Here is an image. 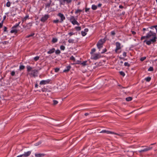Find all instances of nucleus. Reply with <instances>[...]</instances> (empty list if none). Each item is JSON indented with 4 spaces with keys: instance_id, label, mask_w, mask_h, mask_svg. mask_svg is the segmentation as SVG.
<instances>
[{
    "instance_id": "nucleus-59",
    "label": "nucleus",
    "mask_w": 157,
    "mask_h": 157,
    "mask_svg": "<svg viewBox=\"0 0 157 157\" xmlns=\"http://www.w3.org/2000/svg\"><path fill=\"white\" fill-rule=\"evenodd\" d=\"M132 33L133 34V35H135L136 34V32H135V31H131Z\"/></svg>"
},
{
    "instance_id": "nucleus-31",
    "label": "nucleus",
    "mask_w": 157,
    "mask_h": 157,
    "mask_svg": "<svg viewBox=\"0 0 157 157\" xmlns=\"http://www.w3.org/2000/svg\"><path fill=\"white\" fill-rule=\"evenodd\" d=\"M53 104L54 105H56L57 104H58V101H56V100H53Z\"/></svg>"
},
{
    "instance_id": "nucleus-54",
    "label": "nucleus",
    "mask_w": 157,
    "mask_h": 157,
    "mask_svg": "<svg viewBox=\"0 0 157 157\" xmlns=\"http://www.w3.org/2000/svg\"><path fill=\"white\" fill-rule=\"evenodd\" d=\"M7 28L6 27H4V32H7Z\"/></svg>"
},
{
    "instance_id": "nucleus-58",
    "label": "nucleus",
    "mask_w": 157,
    "mask_h": 157,
    "mask_svg": "<svg viewBox=\"0 0 157 157\" xmlns=\"http://www.w3.org/2000/svg\"><path fill=\"white\" fill-rule=\"evenodd\" d=\"M119 7L120 8L122 9L124 8V6L122 5H120L119 6Z\"/></svg>"
},
{
    "instance_id": "nucleus-61",
    "label": "nucleus",
    "mask_w": 157,
    "mask_h": 157,
    "mask_svg": "<svg viewBox=\"0 0 157 157\" xmlns=\"http://www.w3.org/2000/svg\"><path fill=\"white\" fill-rule=\"evenodd\" d=\"M88 31V29H84V31L86 33Z\"/></svg>"
},
{
    "instance_id": "nucleus-24",
    "label": "nucleus",
    "mask_w": 157,
    "mask_h": 157,
    "mask_svg": "<svg viewBox=\"0 0 157 157\" xmlns=\"http://www.w3.org/2000/svg\"><path fill=\"white\" fill-rule=\"evenodd\" d=\"M57 39L56 38H53L52 40V42L53 43H55L57 41Z\"/></svg>"
},
{
    "instance_id": "nucleus-57",
    "label": "nucleus",
    "mask_w": 157,
    "mask_h": 157,
    "mask_svg": "<svg viewBox=\"0 0 157 157\" xmlns=\"http://www.w3.org/2000/svg\"><path fill=\"white\" fill-rule=\"evenodd\" d=\"M32 24L31 23H29L27 24V25H29L30 26H32Z\"/></svg>"
},
{
    "instance_id": "nucleus-32",
    "label": "nucleus",
    "mask_w": 157,
    "mask_h": 157,
    "mask_svg": "<svg viewBox=\"0 0 157 157\" xmlns=\"http://www.w3.org/2000/svg\"><path fill=\"white\" fill-rule=\"evenodd\" d=\"M81 33L83 36H84L86 34V33L85 31H82Z\"/></svg>"
},
{
    "instance_id": "nucleus-56",
    "label": "nucleus",
    "mask_w": 157,
    "mask_h": 157,
    "mask_svg": "<svg viewBox=\"0 0 157 157\" xmlns=\"http://www.w3.org/2000/svg\"><path fill=\"white\" fill-rule=\"evenodd\" d=\"M69 35H70V36H71L73 35L74 33L72 32H70L68 33Z\"/></svg>"
},
{
    "instance_id": "nucleus-43",
    "label": "nucleus",
    "mask_w": 157,
    "mask_h": 157,
    "mask_svg": "<svg viewBox=\"0 0 157 157\" xmlns=\"http://www.w3.org/2000/svg\"><path fill=\"white\" fill-rule=\"evenodd\" d=\"M107 51V49H106V48H105L103 50H102V51L101 52V54H103V53H104L106 51Z\"/></svg>"
},
{
    "instance_id": "nucleus-29",
    "label": "nucleus",
    "mask_w": 157,
    "mask_h": 157,
    "mask_svg": "<svg viewBox=\"0 0 157 157\" xmlns=\"http://www.w3.org/2000/svg\"><path fill=\"white\" fill-rule=\"evenodd\" d=\"M147 82H149L151 79V78L150 77H147L145 78Z\"/></svg>"
},
{
    "instance_id": "nucleus-49",
    "label": "nucleus",
    "mask_w": 157,
    "mask_h": 157,
    "mask_svg": "<svg viewBox=\"0 0 157 157\" xmlns=\"http://www.w3.org/2000/svg\"><path fill=\"white\" fill-rule=\"evenodd\" d=\"M55 71L56 72H58L59 70V68H56L55 69Z\"/></svg>"
},
{
    "instance_id": "nucleus-63",
    "label": "nucleus",
    "mask_w": 157,
    "mask_h": 157,
    "mask_svg": "<svg viewBox=\"0 0 157 157\" xmlns=\"http://www.w3.org/2000/svg\"><path fill=\"white\" fill-rule=\"evenodd\" d=\"M16 157H23V156L22 154H21V155H19L17 156Z\"/></svg>"
},
{
    "instance_id": "nucleus-46",
    "label": "nucleus",
    "mask_w": 157,
    "mask_h": 157,
    "mask_svg": "<svg viewBox=\"0 0 157 157\" xmlns=\"http://www.w3.org/2000/svg\"><path fill=\"white\" fill-rule=\"evenodd\" d=\"M6 6L8 7H9L10 6V2L8 1L7 2V3L6 4Z\"/></svg>"
},
{
    "instance_id": "nucleus-15",
    "label": "nucleus",
    "mask_w": 157,
    "mask_h": 157,
    "mask_svg": "<svg viewBox=\"0 0 157 157\" xmlns=\"http://www.w3.org/2000/svg\"><path fill=\"white\" fill-rule=\"evenodd\" d=\"M52 1L51 0H50L49 2L46 3L45 5V7L46 8H49L50 7V5L52 3Z\"/></svg>"
},
{
    "instance_id": "nucleus-30",
    "label": "nucleus",
    "mask_w": 157,
    "mask_h": 157,
    "mask_svg": "<svg viewBox=\"0 0 157 157\" xmlns=\"http://www.w3.org/2000/svg\"><path fill=\"white\" fill-rule=\"evenodd\" d=\"M25 66L23 65H21L20 66L19 69L20 70H23L25 68Z\"/></svg>"
},
{
    "instance_id": "nucleus-5",
    "label": "nucleus",
    "mask_w": 157,
    "mask_h": 157,
    "mask_svg": "<svg viewBox=\"0 0 157 157\" xmlns=\"http://www.w3.org/2000/svg\"><path fill=\"white\" fill-rule=\"evenodd\" d=\"M32 72L29 73L30 75H32L34 77L37 76V74L38 72V70H34L32 71Z\"/></svg>"
},
{
    "instance_id": "nucleus-6",
    "label": "nucleus",
    "mask_w": 157,
    "mask_h": 157,
    "mask_svg": "<svg viewBox=\"0 0 157 157\" xmlns=\"http://www.w3.org/2000/svg\"><path fill=\"white\" fill-rule=\"evenodd\" d=\"M100 57L101 56L99 54L96 53L93 55L91 56V58L92 59L96 60Z\"/></svg>"
},
{
    "instance_id": "nucleus-11",
    "label": "nucleus",
    "mask_w": 157,
    "mask_h": 157,
    "mask_svg": "<svg viewBox=\"0 0 157 157\" xmlns=\"http://www.w3.org/2000/svg\"><path fill=\"white\" fill-rule=\"evenodd\" d=\"M50 81L49 80H42L40 82V84L41 85L46 84L48 83Z\"/></svg>"
},
{
    "instance_id": "nucleus-7",
    "label": "nucleus",
    "mask_w": 157,
    "mask_h": 157,
    "mask_svg": "<svg viewBox=\"0 0 157 157\" xmlns=\"http://www.w3.org/2000/svg\"><path fill=\"white\" fill-rule=\"evenodd\" d=\"M58 15L61 18V20L59 21L60 22H62L65 19V17L61 13H59Z\"/></svg>"
},
{
    "instance_id": "nucleus-40",
    "label": "nucleus",
    "mask_w": 157,
    "mask_h": 157,
    "mask_svg": "<svg viewBox=\"0 0 157 157\" xmlns=\"http://www.w3.org/2000/svg\"><path fill=\"white\" fill-rule=\"evenodd\" d=\"M60 51L59 50H56V54H60Z\"/></svg>"
},
{
    "instance_id": "nucleus-1",
    "label": "nucleus",
    "mask_w": 157,
    "mask_h": 157,
    "mask_svg": "<svg viewBox=\"0 0 157 157\" xmlns=\"http://www.w3.org/2000/svg\"><path fill=\"white\" fill-rule=\"evenodd\" d=\"M149 34H150V38H151L149 40H145L144 41V43L146 42L148 45H150L151 43H154L156 41V39L157 38L156 34L154 33L153 31H149Z\"/></svg>"
},
{
    "instance_id": "nucleus-27",
    "label": "nucleus",
    "mask_w": 157,
    "mask_h": 157,
    "mask_svg": "<svg viewBox=\"0 0 157 157\" xmlns=\"http://www.w3.org/2000/svg\"><path fill=\"white\" fill-rule=\"evenodd\" d=\"M74 40L73 39H70L68 40V42L69 43H74Z\"/></svg>"
},
{
    "instance_id": "nucleus-4",
    "label": "nucleus",
    "mask_w": 157,
    "mask_h": 157,
    "mask_svg": "<svg viewBox=\"0 0 157 157\" xmlns=\"http://www.w3.org/2000/svg\"><path fill=\"white\" fill-rule=\"evenodd\" d=\"M70 20L71 22L74 25L75 24L78 25H79V23L75 20V18L74 16H71L70 18Z\"/></svg>"
},
{
    "instance_id": "nucleus-16",
    "label": "nucleus",
    "mask_w": 157,
    "mask_h": 157,
    "mask_svg": "<svg viewBox=\"0 0 157 157\" xmlns=\"http://www.w3.org/2000/svg\"><path fill=\"white\" fill-rule=\"evenodd\" d=\"M35 155L36 157H42L44 155V154L41 153H36Z\"/></svg>"
},
{
    "instance_id": "nucleus-38",
    "label": "nucleus",
    "mask_w": 157,
    "mask_h": 157,
    "mask_svg": "<svg viewBox=\"0 0 157 157\" xmlns=\"http://www.w3.org/2000/svg\"><path fill=\"white\" fill-rule=\"evenodd\" d=\"M41 143V142H37L35 144V145L36 146H38L40 145Z\"/></svg>"
},
{
    "instance_id": "nucleus-37",
    "label": "nucleus",
    "mask_w": 157,
    "mask_h": 157,
    "mask_svg": "<svg viewBox=\"0 0 157 157\" xmlns=\"http://www.w3.org/2000/svg\"><path fill=\"white\" fill-rule=\"evenodd\" d=\"M148 70L149 71H152L153 70V67H150Z\"/></svg>"
},
{
    "instance_id": "nucleus-19",
    "label": "nucleus",
    "mask_w": 157,
    "mask_h": 157,
    "mask_svg": "<svg viewBox=\"0 0 157 157\" xmlns=\"http://www.w3.org/2000/svg\"><path fill=\"white\" fill-rule=\"evenodd\" d=\"M27 71L29 72L32 71V70L33 69V68L29 66H28L27 67Z\"/></svg>"
},
{
    "instance_id": "nucleus-10",
    "label": "nucleus",
    "mask_w": 157,
    "mask_h": 157,
    "mask_svg": "<svg viewBox=\"0 0 157 157\" xmlns=\"http://www.w3.org/2000/svg\"><path fill=\"white\" fill-rule=\"evenodd\" d=\"M152 149V147H146L143 149L139 151L140 152H142L148 151Z\"/></svg>"
},
{
    "instance_id": "nucleus-22",
    "label": "nucleus",
    "mask_w": 157,
    "mask_h": 157,
    "mask_svg": "<svg viewBox=\"0 0 157 157\" xmlns=\"http://www.w3.org/2000/svg\"><path fill=\"white\" fill-rule=\"evenodd\" d=\"M132 98L131 97H129L126 98V100L127 101H131L132 100Z\"/></svg>"
},
{
    "instance_id": "nucleus-52",
    "label": "nucleus",
    "mask_w": 157,
    "mask_h": 157,
    "mask_svg": "<svg viewBox=\"0 0 157 157\" xmlns=\"http://www.w3.org/2000/svg\"><path fill=\"white\" fill-rule=\"evenodd\" d=\"M2 43L3 44H9V42L8 41H4V42H2Z\"/></svg>"
},
{
    "instance_id": "nucleus-14",
    "label": "nucleus",
    "mask_w": 157,
    "mask_h": 157,
    "mask_svg": "<svg viewBox=\"0 0 157 157\" xmlns=\"http://www.w3.org/2000/svg\"><path fill=\"white\" fill-rule=\"evenodd\" d=\"M151 35L149 34V32L148 33L147 35L145 36H143L141 37V39L142 40L145 38L149 39L150 38V36Z\"/></svg>"
},
{
    "instance_id": "nucleus-64",
    "label": "nucleus",
    "mask_w": 157,
    "mask_h": 157,
    "mask_svg": "<svg viewBox=\"0 0 157 157\" xmlns=\"http://www.w3.org/2000/svg\"><path fill=\"white\" fill-rule=\"evenodd\" d=\"M89 9L86 8L85 9V11L86 12H87L89 11Z\"/></svg>"
},
{
    "instance_id": "nucleus-50",
    "label": "nucleus",
    "mask_w": 157,
    "mask_h": 157,
    "mask_svg": "<svg viewBox=\"0 0 157 157\" xmlns=\"http://www.w3.org/2000/svg\"><path fill=\"white\" fill-rule=\"evenodd\" d=\"M59 22V20H55L53 21V22L55 23H57Z\"/></svg>"
},
{
    "instance_id": "nucleus-62",
    "label": "nucleus",
    "mask_w": 157,
    "mask_h": 157,
    "mask_svg": "<svg viewBox=\"0 0 157 157\" xmlns=\"http://www.w3.org/2000/svg\"><path fill=\"white\" fill-rule=\"evenodd\" d=\"M6 18V16H4V17H3V19L2 21H3V22L5 20V19Z\"/></svg>"
},
{
    "instance_id": "nucleus-41",
    "label": "nucleus",
    "mask_w": 157,
    "mask_h": 157,
    "mask_svg": "<svg viewBox=\"0 0 157 157\" xmlns=\"http://www.w3.org/2000/svg\"><path fill=\"white\" fill-rule=\"evenodd\" d=\"M70 59L73 61H75V59L73 56L71 57Z\"/></svg>"
},
{
    "instance_id": "nucleus-8",
    "label": "nucleus",
    "mask_w": 157,
    "mask_h": 157,
    "mask_svg": "<svg viewBox=\"0 0 157 157\" xmlns=\"http://www.w3.org/2000/svg\"><path fill=\"white\" fill-rule=\"evenodd\" d=\"M100 133H106L107 134H114L115 135H118L117 133H115L113 132L109 131L106 130H102Z\"/></svg>"
},
{
    "instance_id": "nucleus-44",
    "label": "nucleus",
    "mask_w": 157,
    "mask_h": 157,
    "mask_svg": "<svg viewBox=\"0 0 157 157\" xmlns=\"http://www.w3.org/2000/svg\"><path fill=\"white\" fill-rule=\"evenodd\" d=\"M15 72L14 71H12L11 73V74L12 76H14L15 75Z\"/></svg>"
},
{
    "instance_id": "nucleus-26",
    "label": "nucleus",
    "mask_w": 157,
    "mask_h": 157,
    "mask_svg": "<svg viewBox=\"0 0 157 157\" xmlns=\"http://www.w3.org/2000/svg\"><path fill=\"white\" fill-rule=\"evenodd\" d=\"M97 6L94 5H93L92 6V9L93 10H95L97 8Z\"/></svg>"
},
{
    "instance_id": "nucleus-17",
    "label": "nucleus",
    "mask_w": 157,
    "mask_h": 157,
    "mask_svg": "<svg viewBox=\"0 0 157 157\" xmlns=\"http://www.w3.org/2000/svg\"><path fill=\"white\" fill-rule=\"evenodd\" d=\"M55 51V49L54 48H52L47 53L49 54H51L54 52Z\"/></svg>"
},
{
    "instance_id": "nucleus-60",
    "label": "nucleus",
    "mask_w": 157,
    "mask_h": 157,
    "mask_svg": "<svg viewBox=\"0 0 157 157\" xmlns=\"http://www.w3.org/2000/svg\"><path fill=\"white\" fill-rule=\"evenodd\" d=\"M90 113H86L85 114V115L86 116H87L88 115H89Z\"/></svg>"
},
{
    "instance_id": "nucleus-20",
    "label": "nucleus",
    "mask_w": 157,
    "mask_h": 157,
    "mask_svg": "<svg viewBox=\"0 0 157 157\" xmlns=\"http://www.w3.org/2000/svg\"><path fill=\"white\" fill-rule=\"evenodd\" d=\"M151 29H155V30H156V32L157 33V25H154L151 27L150 28Z\"/></svg>"
},
{
    "instance_id": "nucleus-2",
    "label": "nucleus",
    "mask_w": 157,
    "mask_h": 157,
    "mask_svg": "<svg viewBox=\"0 0 157 157\" xmlns=\"http://www.w3.org/2000/svg\"><path fill=\"white\" fill-rule=\"evenodd\" d=\"M105 40L104 39H100L98 42L97 44V46L98 49H99V51L100 50V49L102 47L103 44L105 42Z\"/></svg>"
},
{
    "instance_id": "nucleus-39",
    "label": "nucleus",
    "mask_w": 157,
    "mask_h": 157,
    "mask_svg": "<svg viewBox=\"0 0 157 157\" xmlns=\"http://www.w3.org/2000/svg\"><path fill=\"white\" fill-rule=\"evenodd\" d=\"M96 51V49L95 48H93L92 50H91V52H90V53L91 54H93L94 52H95Z\"/></svg>"
},
{
    "instance_id": "nucleus-33",
    "label": "nucleus",
    "mask_w": 157,
    "mask_h": 157,
    "mask_svg": "<svg viewBox=\"0 0 157 157\" xmlns=\"http://www.w3.org/2000/svg\"><path fill=\"white\" fill-rule=\"evenodd\" d=\"M60 49L61 50H64L65 49V47L63 45H61L60 46Z\"/></svg>"
},
{
    "instance_id": "nucleus-9",
    "label": "nucleus",
    "mask_w": 157,
    "mask_h": 157,
    "mask_svg": "<svg viewBox=\"0 0 157 157\" xmlns=\"http://www.w3.org/2000/svg\"><path fill=\"white\" fill-rule=\"evenodd\" d=\"M116 48L115 51L116 53H117V51L121 48V44L118 42H117L116 43Z\"/></svg>"
},
{
    "instance_id": "nucleus-34",
    "label": "nucleus",
    "mask_w": 157,
    "mask_h": 157,
    "mask_svg": "<svg viewBox=\"0 0 157 157\" xmlns=\"http://www.w3.org/2000/svg\"><path fill=\"white\" fill-rule=\"evenodd\" d=\"M119 73L121 75H122L123 76H124L125 75V74L124 72L123 71H120L119 72Z\"/></svg>"
},
{
    "instance_id": "nucleus-35",
    "label": "nucleus",
    "mask_w": 157,
    "mask_h": 157,
    "mask_svg": "<svg viewBox=\"0 0 157 157\" xmlns=\"http://www.w3.org/2000/svg\"><path fill=\"white\" fill-rule=\"evenodd\" d=\"M75 29L78 31H79L81 29L80 27H75Z\"/></svg>"
},
{
    "instance_id": "nucleus-36",
    "label": "nucleus",
    "mask_w": 157,
    "mask_h": 157,
    "mask_svg": "<svg viewBox=\"0 0 157 157\" xmlns=\"http://www.w3.org/2000/svg\"><path fill=\"white\" fill-rule=\"evenodd\" d=\"M124 65L125 66L129 67L130 64L128 62H125L124 63Z\"/></svg>"
},
{
    "instance_id": "nucleus-53",
    "label": "nucleus",
    "mask_w": 157,
    "mask_h": 157,
    "mask_svg": "<svg viewBox=\"0 0 157 157\" xmlns=\"http://www.w3.org/2000/svg\"><path fill=\"white\" fill-rule=\"evenodd\" d=\"M111 33L112 35H113V36H114L115 34V32L113 31H112Z\"/></svg>"
},
{
    "instance_id": "nucleus-13",
    "label": "nucleus",
    "mask_w": 157,
    "mask_h": 157,
    "mask_svg": "<svg viewBox=\"0 0 157 157\" xmlns=\"http://www.w3.org/2000/svg\"><path fill=\"white\" fill-rule=\"evenodd\" d=\"M48 18V16L47 15H45L44 17H42L40 19V21L42 22H44Z\"/></svg>"
},
{
    "instance_id": "nucleus-48",
    "label": "nucleus",
    "mask_w": 157,
    "mask_h": 157,
    "mask_svg": "<svg viewBox=\"0 0 157 157\" xmlns=\"http://www.w3.org/2000/svg\"><path fill=\"white\" fill-rule=\"evenodd\" d=\"M3 21H2L1 22H0V28L2 27L3 24Z\"/></svg>"
},
{
    "instance_id": "nucleus-55",
    "label": "nucleus",
    "mask_w": 157,
    "mask_h": 157,
    "mask_svg": "<svg viewBox=\"0 0 157 157\" xmlns=\"http://www.w3.org/2000/svg\"><path fill=\"white\" fill-rule=\"evenodd\" d=\"M123 55L124 56H126V53L125 52H124L123 53Z\"/></svg>"
},
{
    "instance_id": "nucleus-28",
    "label": "nucleus",
    "mask_w": 157,
    "mask_h": 157,
    "mask_svg": "<svg viewBox=\"0 0 157 157\" xmlns=\"http://www.w3.org/2000/svg\"><path fill=\"white\" fill-rule=\"evenodd\" d=\"M39 59V57L38 56H36L34 58V60L35 61H37Z\"/></svg>"
},
{
    "instance_id": "nucleus-23",
    "label": "nucleus",
    "mask_w": 157,
    "mask_h": 157,
    "mask_svg": "<svg viewBox=\"0 0 157 157\" xmlns=\"http://www.w3.org/2000/svg\"><path fill=\"white\" fill-rule=\"evenodd\" d=\"M39 91H42V92H48V89H41L40 90H39Z\"/></svg>"
},
{
    "instance_id": "nucleus-51",
    "label": "nucleus",
    "mask_w": 157,
    "mask_h": 157,
    "mask_svg": "<svg viewBox=\"0 0 157 157\" xmlns=\"http://www.w3.org/2000/svg\"><path fill=\"white\" fill-rule=\"evenodd\" d=\"M82 11L81 10H77L75 12V13H78V12H81Z\"/></svg>"
},
{
    "instance_id": "nucleus-25",
    "label": "nucleus",
    "mask_w": 157,
    "mask_h": 157,
    "mask_svg": "<svg viewBox=\"0 0 157 157\" xmlns=\"http://www.w3.org/2000/svg\"><path fill=\"white\" fill-rule=\"evenodd\" d=\"M29 17V16L27 15L22 20V22H24V21H26L27 18H28Z\"/></svg>"
},
{
    "instance_id": "nucleus-42",
    "label": "nucleus",
    "mask_w": 157,
    "mask_h": 157,
    "mask_svg": "<svg viewBox=\"0 0 157 157\" xmlns=\"http://www.w3.org/2000/svg\"><path fill=\"white\" fill-rule=\"evenodd\" d=\"M146 58V57H141L140 59V60L142 61H143L144 60H145Z\"/></svg>"
},
{
    "instance_id": "nucleus-3",
    "label": "nucleus",
    "mask_w": 157,
    "mask_h": 157,
    "mask_svg": "<svg viewBox=\"0 0 157 157\" xmlns=\"http://www.w3.org/2000/svg\"><path fill=\"white\" fill-rule=\"evenodd\" d=\"M20 23V22H19L18 24H16L12 28V29L10 31V33H13L16 34L17 33L18 30L16 29V28L19 26Z\"/></svg>"
},
{
    "instance_id": "nucleus-18",
    "label": "nucleus",
    "mask_w": 157,
    "mask_h": 157,
    "mask_svg": "<svg viewBox=\"0 0 157 157\" xmlns=\"http://www.w3.org/2000/svg\"><path fill=\"white\" fill-rule=\"evenodd\" d=\"M72 0H63L62 2V3L63 4H64L65 2H66L67 3H70L71 2Z\"/></svg>"
},
{
    "instance_id": "nucleus-12",
    "label": "nucleus",
    "mask_w": 157,
    "mask_h": 157,
    "mask_svg": "<svg viewBox=\"0 0 157 157\" xmlns=\"http://www.w3.org/2000/svg\"><path fill=\"white\" fill-rule=\"evenodd\" d=\"M31 152L30 151H29L26 152H25L24 154H22L23 157H28L31 154Z\"/></svg>"
},
{
    "instance_id": "nucleus-21",
    "label": "nucleus",
    "mask_w": 157,
    "mask_h": 157,
    "mask_svg": "<svg viewBox=\"0 0 157 157\" xmlns=\"http://www.w3.org/2000/svg\"><path fill=\"white\" fill-rule=\"evenodd\" d=\"M71 67L70 66H69L67 67V69L64 70L63 71L64 72H67L69 71Z\"/></svg>"
},
{
    "instance_id": "nucleus-45",
    "label": "nucleus",
    "mask_w": 157,
    "mask_h": 157,
    "mask_svg": "<svg viewBox=\"0 0 157 157\" xmlns=\"http://www.w3.org/2000/svg\"><path fill=\"white\" fill-rule=\"evenodd\" d=\"M34 35V33H33L30 35H29L28 36H27L26 37L27 38H29V37H31V36H33Z\"/></svg>"
},
{
    "instance_id": "nucleus-47",
    "label": "nucleus",
    "mask_w": 157,
    "mask_h": 157,
    "mask_svg": "<svg viewBox=\"0 0 157 157\" xmlns=\"http://www.w3.org/2000/svg\"><path fill=\"white\" fill-rule=\"evenodd\" d=\"M87 62L86 61H84L82 63V64L84 66L86 65V63Z\"/></svg>"
}]
</instances>
